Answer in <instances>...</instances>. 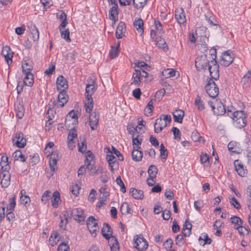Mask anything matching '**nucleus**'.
Here are the masks:
<instances>
[{
    "label": "nucleus",
    "instance_id": "1",
    "mask_svg": "<svg viewBox=\"0 0 251 251\" xmlns=\"http://www.w3.org/2000/svg\"><path fill=\"white\" fill-rule=\"evenodd\" d=\"M233 120L236 127L239 128L243 127L247 124V114L242 110L236 111Z\"/></svg>",
    "mask_w": 251,
    "mask_h": 251
},
{
    "label": "nucleus",
    "instance_id": "2",
    "mask_svg": "<svg viewBox=\"0 0 251 251\" xmlns=\"http://www.w3.org/2000/svg\"><path fill=\"white\" fill-rule=\"evenodd\" d=\"M208 104L211 107L214 113L217 115H223L226 112L225 105L220 100H215L209 101Z\"/></svg>",
    "mask_w": 251,
    "mask_h": 251
},
{
    "label": "nucleus",
    "instance_id": "3",
    "mask_svg": "<svg viewBox=\"0 0 251 251\" xmlns=\"http://www.w3.org/2000/svg\"><path fill=\"white\" fill-rule=\"evenodd\" d=\"M210 63L208 55L203 54L196 58L195 60V66L198 71L205 70Z\"/></svg>",
    "mask_w": 251,
    "mask_h": 251
},
{
    "label": "nucleus",
    "instance_id": "4",
    "mask_svg": "<svg viewBox=\"0 0 251 251\" xmlns=\"http://www.w3.org/2000/svg\"><path fill=\"white\" fill-rule=\"evenodd\" d=\"M205 89L207 94L211 98H215L219 94V88L212 79H209L205 85Z\"/></svg>",
    "mask_w": 251,
    "mask_h": 251
},
{
    "label": "nucleus",
    "instance_id": "5",
    "mask_svg": "<svg viewBox=\"0 0 251 251\" xmlns=\"http://www.w3.org/2000/svg\"><path fill=\"white\" fill-rule=\"evenodd\" d=\"M148 247L147 241L141 235H136L134 237V247L139 251H145Z\"/></svg>",
    "mask_w": 251,
    "mask_h": 251
},
{
    "label": "nucleus",
    "instance_id": "6",
    "mask_svg": "<svg viewBox=\"0 0 251 251\" xmlns=\"http://www.w3.org/2000/svg\"><path fill=\"white\" fill-rule=\"evenodd\" d=\"M208 70L210 73L211 79L217 80L219 78V65L217 63L216 60H211L210 63L209 64Z\"/></svg>",
    "mask_w": 251,
    "mask_h": 251
},
{
    "label": "nucleus",
    "instance_id": "7",
    "mask_svg": "<svg viewBox=\"0 0 251 251\" xmlns=\"http://www.w3.org/2000/svg\"><path fill=\"white\" fill-rule=\"evenodd\" d=\"M87 227L91 234L96 235V231L99 229L97 220L93 217H89L87 220Z\"/></svg>",
    "mask_w": 251,
    "mask_h": 251
},
{
    "label": "nucleus",
    "instance_id": "8",
    "mask_svg": "<svg viewBox=\"0 0 251 251\" xmlns=\"http://www.w3.org/2000/svg\"><path fill=\"white\" fill-rule=\"evenodd\" d=\"M0 178L1 179V185L2 187L6 188L10 184V174L9 170L0 171Z\"/></svg>",
    "mask_w": 251,
    "mask_h": 251
},
{
    "label": "nucleus",
    "instance_id": "9",
    "mask_svg": "<svg viewBox=\"0 0 251 251\" xmlns=\"http://www.w3.org/2000/svg\"><path fill=\"white\" fill-rule=\"evenodd\" d=\"M77 123V114L73 110L70 111L67 115L65 120V126L68 128L70 127L71 125L75 126Z\"/></svg>",
    "mask_w": 251,
    "mask_h": 251
},
{
    "label": "nucleus",
    "instance_id": "10",
    "mask_svg": "<svg viewBox=\"0 0 251 251\" xmlns=\"http://www.w3.org/2000/svg\"><path fill=\"white\" fill-rule=\"evenodd\" d=\"M71 215L75 220L77 221L79 223L84 221L85 218L84 212L81 208H75L73 209L71 211Z\"/></svg>",
    "mask_w": 251,
    "mask_h": 251
},
{
    "label": "nucleus",
    "instance_id": "11",
    "mask_svg": "<svg viewBox=\"0 0 251 251\" xmlns=\"http://www.w3.org/2000/svg\"><path fill=\"white\" fill-rule=\"evenodd\" d=\"M12 141L14 145H16L19 148H23L26 145V140L24 137L23 133H17Z\"/></svg>",
    "mask_w": 251,
    "mask_h": 251
},
{
    "label": "nucleus",
    "instance_id": "12",
    "mask_svg": "<svg viewBox=\"0 0 251 251\" xmlns=\"http://www.w3.org/2000/svg\"><path fill=\"white\" fill-rule=\"evenodd\" d=\"M232 52L227 50L225 51L222 55L221 64L225 66H229L233 61V58L231 56Z\"/></svg>",
    "mask_w": 251,
    "mask_h": 251
},
{
    "label": "nucleus",
    "instance_id": "13",
    "mask_svg": "<svg viewBox=\"0 0 251 251\" xmlns=\"http://www.w3.org/2000/svg\"><path fill=\"white\" fill-rule=\"evenodd\" d=\"M56 87L58 91H66L68 85L66 80L62 75H59L56 80Z\"/></svg>",
    "mask_w": 251,
    "mask_h": 251
},
{
    "label": "nucleus",
    "instance_id": "14",
    "mask_svg": "<svg viewBox=\"0 0 251 251\" xmlns=\"http://www.w3.org/2000/svg\"><path fill=\"white\" fill-rule=\"evenodd\" d=\"M10 48L8 46H5L3 48L1 54L3 56H4L5 61H6L8 66L12 63V57L13 54Z\"/></svg>",
    "mask_w": 251,
    "mask_h": 251
},
{
    "label": "nucleus",
    "instance_id": "15",
    "mask_svg": "<svg viewBox=\"0 0 251 251\" xmlns=\"http://www.w3.org/2000/svg\"><path fill=\"white\" fill-rule=\"evenodd\" d=\"M175 13V18L179 24H183L186 22L185 14L182 8H176Z\"/></svg>",
    "mask_w": 251,
    "mask_h": 251
},
{
    "label": "nucleus",
    "instance_id": "16",
    "mask_svg": "<svg viewBox=\"0 0 251 251\" xmlns=\"http://www.w3.org/2000/svg\"><path fill=\"white\" fill-rule=\"evenodd\" d=\"M59 94L58 96V102L57 106L58 107H62L67 102L68 97L66 94V91H59Z\"/></svg>",
    "mask_w": 251,
    "mask_h": 251
},
{
    "label": "nucleus",
    "instance_id": "17",
    "mask_svg": "<svg viewBox=\"0 0 251 251\" xmlns=\"http://www.w3.org/2000/svg\"><path fill=\"white\" fill-rule=\"evenodd\" d=\"M101 232L103 236L106 239H109L112 238V230L110 227V225L107 223H104L101 229Z\"/></svg>",
    "mask_w": 251,
    "mask_h": 251
},
{
    "label": "nucleus",
    "instance_id": "18",
    "mask_svg": "<svg viewBox=\"0 0 251 251\" xmlns=\"http://www.w3.org/2000/svg\"><path fill=\"white\" fill-rule=\"evenodd\" d=\"M140 147H133V150L132 151V158L135 161H140L143 157V152L140 150Z\"/></svg>",
    "mask_w": 251,
    "mask_h": 251
},
{
    "label": "nucleus",
    "instance_id": "19",
    "mask_svg": "<svg viewBox=\"0 0 251 251\" xmlns=\"http://www.w3.org/2000/svg\"><path fill=\"white\" fill-rule=\"evenodd\" d=\"M118 4H115L110 9L109 11V18L114 21V23L118 20Z\"/></svg>",
    "mask_w": 251,
    "mask_h": 251
},
{
    "label": "nucleus",
    "instance_id": "20",
    "mask_svg": "<svg viewBox=\"0 0 251 251\" xmlns=\"http://www.w3.org/2000/svg\"><path fill=\"white\" fill-rule=\"evenodd\" d=\"M154 126L155 132L159 133L167 126V123L164 122L161 118H159L156 120Z\"/></svg>",
    "mask_w": 251,
    "mask_h": 251
},
{
    "label": "nucleus",
    "instance_id": "21",
    "mask_svg": "<svg viewBox=\"0 0 251 251\" xmlns=\"http://www.w3.org/2000/svg\"><path fill=\"white\" fill-rule=\"evenodd\" d=\"M126 31V25L125 23L120 22L117 27L116 31V37L117 39H121Z\"/></svg>",
    "mask_w": 251,
    "mask_h": 251
},
{
    "label": "nucleus",
    "instance_id": "22",
    "mask_svg": "<svg viewBox=\"0 0 251 251\" xmlns=\"http://www.w3.org/2000/svg\"><path fill=\"white\" fill-rule=\"evenodd\" d=\"M234 164L238 174L241 176H244L246 174L247 170L244 169L243 165L238 160H235Z\"/></svg>",
    "mask_w": 251,
    "mask_h": 251
},
{
    "label": "nucleus",
    "instance_id": "23",
    "mask_svg": "<svg viewBox=\"0 0 251 251\" xmlns=\"http://www.w3.org/2000/svg\"><path fill=\"white\" fill-rule=\"evenodd\" d=\"M22 69L24 74H32L33 69L32 62L30 60H25L22 64Z\"/></svg>",
    "mask_w": 251,
    "mask_h": 251
},
{
    "label": "nucleus",
    "instance_id": "24",
    "mask_svg": "<svg viewBox=\"0 0 251 251\" xmlns=\"http://www.w3.org/2000/svg\"><path fill=\"white\" fill-rule=\"evenodd\" d=\"M134 26L136 28L137 33L139 34V35H142L144 33V22L141 19H138L137 20H135L134 23Z\"/></svg>",
    "mask_w": 251,
    "mask_h": 251
},
{
    "label": "nucleus",
    "instance_id": "25",
    "mask_svg": "<svg viewBox=\"0 0 251 251\" xmlns=\"http://www.w3.org/2000/svg\"><path fill=\"white\" fill-rule=\"evenodd\" d=\"M174 121L178 123H182L184 116V112L181 110H176L173 113Z\"/></svg>",
    "mask_w": 251,
    "mask_h": 251
},
{
    "label": "nucleus",
    "instance_id": "26",
    "mask_svg": "<svg viewBox=\"0 0 251 251\" xmlns=\"http://www.w3.org/2000/svg\"><path fill=\"white\" fill-rule=\"evenodd\" d=\"M15 111L16 116L19 119H22L24 116L25 109L23 104L19 102L15 105Z\"/></svg>",
    "mask_w": 251,
    "mask_h": 251
},
{
    "label": "nucleus",
    "instance_id": "27",
    "mask_svg": "<svg viewBox=\"0 0 251 251\" xmlns=\"http://www.w3.org/2000/svg\"><path fill=\"white\" fill-rule=\"evenodd\" d=\"M60 195L58 191H55L53 193L51 205L54 208H57L60 203Z\"/></svg>",
    "mask_w": 251,
    "mask_h": 251
},
{
    "label": "nucleus",
    "instance_id": "28",
    "mask_svg": "<svg viewBox=\"0 0 251 251\" xmlns=\"http://www.w3.org/2000/svg\"><path fill=\"white\" fill-rule=\"evenodd\" d=\"M130 193L132 196L135 199H142L143 198V191L140 190H137L135 188H131Z\"/></svg>",
    "mask_w": 251,
    "mask_h": 251
},
{
    "label": "nucleus",
    "instance_id": "29",
    "mask_svg": "<svg viewBox=\"0 0 251 251\" xmlns=\"http://www.w3.org/2000/svg\"><path fill=\"white\" fill-rule=\"evenodd\" d=\"M131 81L130 84L134 85L136 86H139L141 83V77L138 74V72L136 71V70L132 75Z\"/></svg>",
    "mask_w": 251,
    "mask_h": 251
},
{
    "label": "nucleus",
    "instance_id": "30",
    "mask_svg": "<svg viewBox=\"0 0 251 251\" xmlns=\"http://www.w3.org/2000/svg\"><path fill=\"white\" fill-rule=\"evenodd\" d=\"M85 106L87 112L90 113L92 111L93 108V100L92 97H86Z\"/></svg>",
    "mask_w": 251,
    "mask_h": 251
},
{
    "label": "nucleus",
    "instance_id": "31",
    "mask_svg": "<svg viewBox=\"0 0 251 251\" xmlns=\"http://www.w3.org/2000/svg\"><path fill=\"white\" fill-rule=\"evenodd\" d=\"M8 160V158L6 155H3L1 156L0 162V166L1 167V170H9L10 166L9 165Z\"/></svg>",
    "mask_w": 251,
    "mask_h": 251
},
{
    "label": "nucleus",
    "instance_id": "32",
    "mask_svg": "<svg viewBox=\"0 0 251 251\" xmlns=\"http://www.w3.org/2000/svg\"><path fill=\"white\" fill-rule=\"evenodd\" d=\"M25 76L24 79V83L25 85L31 86L34 82L33 75L32 74H24Z\"/></svg>",
    "mask_w": 251,
    "mask_h": 251
},
{
    "label": "nucleus",
    "instance_id": "33",
    "mask_svg": "<svg viewBox=\"0 0 251 251\" xmlns=\"http://www.w3.org/2000/svg\"><path fill=\"white\" fill-rule=\"evenodd\" d=\"M96 87L92 84H87L86 87V97H92V94L96 91Z\"/></svg>",
    "mask_w": 251,
    "mask_h": 251
},
{
    "label": "nucleus",
    "instance_id": "34",
    "mask_svg": "<svg viewBox=\"0 0 251 251\" xmlns=\"http://www.w3.org/2000/svg\"><path fill=\"white\" fill-rule=\"evenodd\" d=\"M119 47H120V42H119L116 47H111V50L109 52V56L112 59L117 57L119 55Z\"/></svg>",
    "mask_w": 251,
    "mask_h": 251
},
{
    "label": "nucleus",
    "instance_id": "35",
    "mask_svg": "<svg viewBox=\"0 0 251 251\" xmlns=\"http://www.w3.org/2000/svg\"><path fill=\"white\" fill-rule=\"evenodd\" d=\"M110 246H111L110 248L111 251H119V243L117 239L115 237H112L110 240Z\"/></svg>",
    "mask_w": 251,
    "mask_h": 251
},
{
    "label": "nucleus",
    "instance_id": "36",
    "mask_svg": "<svg viewBox=\"0 0 251 251\" xmlns=\"http://www.w3.org/2000/svg\"><path fill=\"white\" fill-rule=\"evenodd\" d=\"M31 38L33 40V41H37L39 38V32L35 26V25H33V26H31Z\"/></svg>",
    "mask_w": 251,
    "mask_h": 251
},
{
    "label": "nucleus",
    "instance_id": "37",
    "mask_svg": "<svg viewBox=\"0 0 251 251\" xmlns=\"http://www.w3.org/2000/svg\"><path fill=\"white\" fill-rule=\"evenodd\" d=\"M120 211L122 214L127 215L131 213V209L127 202H124L121 206Z\"/></svg>",
    "mask_w": 251,
    "mask_h": 251
},
{
    "label": "nucleus",
    "instance_id": "38",
    "mask_svg": "<svg viewBox=\"0 0 251 251\" xmlns=\"http://www.w3.org/2000/svg\"><path fill=\"white\" fill-rule=\"evenodd\" d=\"M87 169L91 172V174L93 175L97 173H103V169L102 167L99 166L98 168H97L96 166L93 164L89 166Z\"/></svg>",
    "mask_w": 251,
    "mask_h": 251
},
{
    "label": "nucleus",
    "instance_id": "39",
    "mask_svg": "<svg viewBox=\"0 0 251 251\" xmlns=\"http://www.w3.org/2000/svg\"><path fill=\"white\" fill-rule=\"evenodd\" d=\"M106 159L109 163V166L111 167L112 170H113V167L116 161V157L112 154H107L106 156Z\"/></svg>",
    "mask_w": 251,
    "mask_h": 251
},
{
    "label": "nucleus",
    "instance_id": "40",
    "mask_svg": "<svg viewBox=\"0 0 251 251\" xmlns=\"http://www.w3.org/2000/svg\"><path fill=\"white\" fill-rule=\"evenodd\" d=\"M157 168L154 165H151L149 170H148V174L150 176V177L152 178H156V175L157 174Z\"/></svg>",
    "mask_w": 251,
    "mask_h": 251
},
{
    "label": "nucleus",
    "instance_id": "41",
    "mask_svg": "<svg viewBox=\"0 0 251 251\" xmlns=\"http://www.w3.org/2000/svg\"><path fill=\"white\" fill-rule=\"evenodd\" d=\"M156 45H157L160 48L164 50H168L167 46H166V42L164 40L160 38L159 39L156 38L155 40Z\"/></svg>",
    "mask_w": 251,
    "mask_h": 251
},
{
    "label": "nucleus",
    "instance_id": "42",
    "mask_svg": "<svg viewBox=\"0 0 251 251\" xmlns=\"http://www.w3.org/2000/svg\"><path fill=\"white\" fill-rule=\"evenodd\" d=\"M195 104L199 110L204 109V106L200 96H198L195 100Z\"/></svg>",
    "mask_w": 251,
    "mask_h": 251
},
{
    "label": "nucleus",
    "instance_id": "43",
    "mask_svg": "<svg viewBox=\"0 0 251 251\" xmlns=\"http://www.w3.org/2000/svg\"><path fill=\"white\" fill-rule=\"evenodd\" d=\"M162 74L166 77H171L175 76L176 71L173 69H167L164 70Z\"/></svg>",
    "mask_w": 251,
    "mask_h": 251
},
{
    "label": "nucleus",
    "instance_id": "44",
    "mask_svg": "<svg viewBox=\"0 0 251 251\" xmlns=\"http://www.w3.org/2000/svg\"><path fill=\"white\" fill-rule=\"evenodd\" d=\"M71 129L70 130L68 136V139L69 140H74V139L77 137V134L76 130L75 129V126H73L72 127H71Z\"/></svg>",
    "mask_w": 251,
    "mask_h": 251
},
{
    "label": "nucleus",
    "instance_id": "45",
    "mask_svg": "<svg viewBox=\"0 0 251 251\" xmlns=\"http://www.w3.org/2000/svg\"><path fill=\"white\" fill-rule=\"evenodd\" d=\"M153 109L152 100H151L148 103L147 107L145 109V112L147 113V116L151 115Z\"/></svg>",
    "mask_w": 251,
    "mask_h": 251
},
{
    "label": "nucleus",
    "instance_id": "46",
    "mask_svg": "<svg viewBox=\"0 0 251 251\" xmlns=\"http://www.w3.org/2000/svg\"><path fill=\"white\" fill-rule=\"evenodd\" d=\"M133 3L137 9L142 8L146 4L147 0H132Z\"/></svg>",
    "mask_w": 251,
    "mask_h": 251
},
{
    "label": "nucleus",
    "instance_id": "47",
    "mask_svg": "<svg viewBox=\"0 0 251 251\" xmlns=\"http://www.w3.org/2000/svg\"><path fill=\"white\" fill-rule=\"evenodd\" d=\"M51 192L49 190L46 191L42 195L41 201L44 204H46L50 198Z\"/></svg>",
    "mask_w": 251,
    "mask_h": 251
},
{
    "label": "nucleus",
    "instance_id": "48",
    "mask_svg": "<svg viewBox=\"0 0 251 251\" xmlns=\"http://www.w3.org/2000/svg\"><path fill=\"white\" fill-rule=\"evenodd\" d=\"M142 141V139L141 138H139V136L137 135L136 136L134 134L132 136V143L133 147H140Z\"/></svg>",
    "mask_w": 251,
    "mask_h": 251
},
{
    "label": "nucleus",
    "instance_id": "49",
    "mask_svg": "<svg viewBox=\"0 0 251 251\" xmlns=\"http://www.w3.org/2000/svg\"><path fill=\"white\" fill-rule=\"evenodd\" d=\"M116 182L117 184L121 187V191L124 193H126V188L120 176H119L117 177Z\"/></svg>",
    "mask_w": 251,
    "mask_h": 251
},
{
    "label": "nucleus",
    "instance_id": "50",
    "mask_svg": "<svg viewBox=\"0 0 251 251\" xmlns=\"http://www.w3.org/2000/svg\"><path fill=\"white\" fill-rule=\"evenodd\" d=\"M61 37L66 40L67 42H70L71 39L70 38V31L68 29L65 30L64 31L62 30L60 28Z\"/></svg>",
    "mask_w": 251,
    "mask_h": 251
},
{
    "label": "nucleus",
    "instance_id": "51",
    "mask_svg": "<svg viewBox=\"0 0 251 251\" xmlns=\"http://www.w3.org/2000/svg\"><path fill=\"white\" fill-rule=\"evenodd\" d=\"M60 218L61 220L59 227L63 229H65L66 224L68 223V217L66 214H64L63 218L61 215L60 216Z\"/></svg>",
    "mask_w": 251,
    "mask_h": 251
},
{
    "label": "nucleus",
    "instance_id": "52",
    "mask_svg": "<svg viewBox=\"0 0 251 251\" xmlns=\"http://www.w3.org/2000/svg\"><path fill=\"white\" fill-rule=\"evenodd\" d=\"M230 222L232 224H236L237 225V226L242 225L243 224V221H242V220L239 217L237 216H232V217L230 218Z\"/></svg>",
    "mask_w": 251,
    "mask_h": 251
},
{
    "label": "nucleus",
    "instance_id": "53",
    "mask_svg": "<svg viewBox=\"0 0 251 251\" xmlns=\"http://www.w3.org/2000/svg\"><path fill=\"white\" fill-rule=\"evenodd\" d=\"M172 131H173L174 135V139L180 140L181 138V133L179 129L176 127H173L172 129Z\"/></svg>",
    "mask_w": 251,
    "mask_h": 251
},
{
    "label": "nucleus",
    "instance_id": "54",
    "mask_svg": "<svg viewBox=\"0 0 251 251\" xmlns=\"http://www.w3.org/2000/svg\"><path fill=\"white\" fill-rule=\"evenodd\" d=\"M201 161L204 166H208L209 163L208 155L206 153L201 154Z\"/></svg>",
    "mask_w": 251,
    "mask_h": 251
},
{
    "label": "nucleus",
    "instance_id": "55",
    "mask_svg": "<svg viewBox=\"0 0 251 251\" xmlns=\"http://www.w3.org/2000/svg\"><path fill=\"white\" fill-rule=\"evenodd\" d=\"M14 157L17 159L18 160L19 159H20L21 161L22 162H24L25 160V156L22 154L21 151L19 150H17L15 151L14 153Z\"/></svg>",
    "mask_w": 251,
    "mask_h": 251
},
{
    "label": "nucleus",
    "instance_id": "56",
    "mask_svg": "<svg viewBox=\"0 0 251 251\" xmlns=\"http://www.w3.org/2000/svg\"><path fill=\"white\" fill-rule=\"evenodd\" d=\"M0 206V219L4 218L6 214V207L4 202H2Z\"/></svg>",
    "mask_w": 251,
    "mask_h": 251
},
{
    "label": "nucleus",
    "instance_id": "57",
    "mask_svg": "<svg viewBox=\"0 0 251 251\" xmlns=\"http://www.w3.org/2000/svg\"><path fill=\"white\" fill-rule=\"evenodd\" d=\"M160 156L163 159H166L168 156L167 149H165L164 145L161 144L160 145Z\"/></svg>",
    "mask_w": 251,
    "mask_h": 251
},
{
    "label": "nucleus",
    "instance_id": "58",
    "mask_svg": "<svg viewBox=\"0 0 251 251\" xmlns=\"http://www.w3.org/2000/svg\"><path fill=\"white\" fill-rule=\"evenodd\" d=\"M9 207H6V212L8 211H13L16 205L15 198L13 197L9 199Z\"/></svg>",
    "mask_w": 251,
    "mask_h": 251
},
{
    "label": "nucleus",
    "instance_id": "59",
    "mask_svg": "<svg viewBox=\"0 0 251 251\" xmlns=\"http://www.w3.org/2000/svg\"><path fill=\"white\" fill-rule=\"evenodd\" d=\"M229 201L231 205H233L236 209H239L241 208L240 203L234 197H232V198L230 199Z\"/></svg>",
    "mask_w": 251,
    "mask_h": 251
},
{
    "label": "nucleus",
    "instance_id": "60",
    "mask_svg": "<svg viewBox=\"0 0 251 251\" xmlns=\"http://www.w3.org/2000/svg\"><path fill=\"white\" fill-rule=\"evenodd\" d=\"M100 176V180L104 183H106L108 181L109 179V174L107 172H104L103 171V173L101 174Z\"/></svg>",
    "mask_w": 251,
    "mask_h": 251
},
{
    "label": "nucleus",
    "instance_id": "61",
    "mask_svg": "<svg viewBox=\"0 0 251 251\" xmlns=\"http://www.w3.org/2000/svg\"><path fill=\"white\" fill-rule=\"evenodd\" d=\"M99 115L95 111L92 112L89 115L90 121H93V122H99Z\"/></svg>",
    "mask_w": 251,
    "mask_h": 251
},
{
    "label": "nucleus",
    "instance_id": "62",
    "mask_svg": "<svg viewBox=\"0 0 251 251\" xmlns=\"http://www.w3.org/2000/svg\"><path fill=\"white\" fill-rule=\"evenodd\" d=\"M206 19L207 21L211 25H216L217 24L213 23V20H214V18L213 16L212 15L211 13H208L207 15H205Z\"/></svg>",
    "mask_w": 251,
    "mask_h": 251
},
{
    "label": "nucleus",
    "instance_id": "63",
    "mask_svg": "<svg viewBox=\"0 0 251 251\" xmlns=\"http://www.w3.org/2000/svg\"><path fill=\"white\" fill-rule=\"evenodd\" d=\"M76 55V52L75 50H73L71 52H68L66 54L65 58L67 60H69L70 59H71V60H74L75 58Z\"/></svg>",
    "mask_w": 251,
    "mask_h": 251
},
{
    "label": "nucleus",
    "instance_id": "64",
    "mask_svg": "<svg viewBox=\"0 0 251 251\" xmlns=\"http://www.w3.org/2000/svg\"><path fill=\"white\" fill-rule=\"evenodd\" d=\"M69 249V247L66 244L62 243L59 245L57 251H70Z\"/></svg>",
    "mask_w": 251,
    "mask_h": 251
}]
</instances>
